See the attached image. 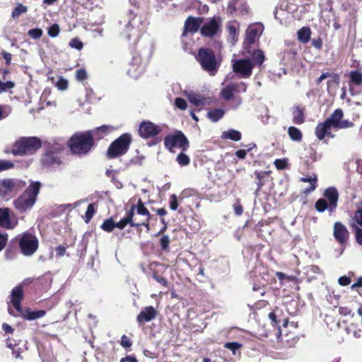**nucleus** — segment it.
I'll return each instance as SVG.
<instances>
[{
	"mask_svg": "<svg viewBox=\"0 0 362 362\" xmlns=\"http://www.w3.org/2000/svg\"><path fill=\"white\" fill-rule=\"evenodd\" d=\"M324 196L329 201V211L332 213L335 211L339 198V194L336 188L329 187L325 189Z\"/></svg>",
	"mask_w": 362,
	"mask_h": 362,
	"instance_id": "obj_18",
	"label": "nucleus"
},
{
	"mask_svg": "<svg viewBox=\"0 0 362 362\" xmlns=\"http://www.w3.org/2000/svg\"><path fill=\"white\" fill-rule=\"evenodd\" d=\"M23 296L22 286H17L11 291V301L8 304V313L13 316L21 315L23 318L28 320H33L41 318L45 315V310L30 311L27 310L23 311L21 305V301Z\"/></svg>",
	"mask_w": 362,
	"mask_h": 362,
	"instance_id": "obj_1",
	"label": "nucleus"
},
{
	"mask_svg": "<svg viewBox=\"0 0 362 362\" xmlns=\"http://www.w3.org/2000/svg\"><path fill=\"white\" fill-rule=\"evenodd\" d=\"M69 145L73 153L77 155L86 154L93 147V135L90 132L76 133L70 139Z\"/></svg>",
	"mask_w": 362,
	"mask_h": 362,
	"instance_id": "obj_3",
	"label": "nucleus"
},
{
	"mask_svg": "<svg viewBox=\"0 0 362 362\" xmlns=\"http://www.w3.org/2000/svg\"><path fill=\"white\" fill-rule=\"evenodd\" d=\"M232 68L234 73L240 78H249L252 73L254 64L250 59H232Z\"/></svg>",
	"mask_w": 362,
	"mask_h": 362,
	"instance_id": "obj_7",
	"label": "nucleus"
},
{
	"mask_svg": "<svg viewBox=\"0 0 362 362\" xmlns=\"http://www.w3.org/2000/svg\"><path fill=\"white\" fill-rule=\"evenodd\" d=\"M315 208L319 212H324L326 209L329 210V204L325 199H320L315 203Z\"/></svg>",
	"mask_w": 362,
	"mask_h": 362,
	"instance_id": "obj_40",
	"label": "nucleus"
},
{
	"mask_svg": "<svg viewBox=\"0 0 362 362\" xmlns=\"http://www.w3.org/2000/svg\"><path fill=\"white\" fill-rule=\"evenodd\" d=\"M42 164L46 166H58L61 163L59 158L52 152H47L45 153L42 158Z\"/></svg>",
	"mask_w": 362,
	"mask_h": 362,
	"instance_id": "obj_23",
	"label": "nucleus"
},
{
	"mask_svg": "<svg viewBox=\"0 0 362 362\" xmlns=\"http://www.w3.org/2000/svg\"><path fill=\"white\" fill-rule=\"evenodd\" d=\"M343 117L344 113L342 110L337 109L332 113V115L328 118L326 119V121H328V123L332 127L337 129Z\"/></svg>",
	"mask_w": 362,
	"mask_h": 362,
	"instance_id": "obj_24",
	"label": "nucleus"
},
{
	"mask_svg": "<svg viewBox=\"0 0 362 362\" xmlns=\"http://www.w3.org/2000/svg\"><path fill=\"white\" fill-rule=\"evenodd\" d=\"M255 146V144H252V146H250L248 149L247 151L245 150H243V149H240V150H238L235 152V156L238 158H240V159H243L245 158L246 154H247V151H250L251 149H252Z\"/></svg>",
	"mask_w": 362,
	"mask_h": 362,
	"instance_id": "obj_54",
	"label": "nucleus"
},
{
	"mask_svg": "<svg viewBox=\"0 0 362 362\" xmlns=\"http://www.w3.org/2000/svg\"><path fill=\"white\" fill-rule=\"evenodd\" d=\"M41 147V141L37 137H23L17 141L12 148L15 156L33 154Z\"/></svg>",
	"mask_w": 362,
	"mask_h": 362,
	"instance_id": "obj_4",
	"label": "nucleus"
},
{
	"mask_svg": "<svg viewBox=\"0 0 362 362\" xmlns=\"http://www.w3.org/2000/svg\"><path fill=\"white\" fill-rule=\"evenodd\" d=\"M95 214L94 204H90L88 205L87 208V211L86 212V222L88 223L93 216Z\"/></svg>",
	"mask_w": 362,
	"mask_h": 362,
	"instance_id": "obj_45",
	"label": "nucleus"
},
{
	"mask_svg": "<svg viewBox=\"0 0 362 362\" xmlns=\"http://www.w3.org/2000/svg\"><path fill=\"white\" fill-rule=\"evenodd\" d=\"M338 283L341 286H344L349 285L351 283V280L349 277H347L346 276H341L339 278Z\"/></svg>",
	"mask_w": 362,
	"mask_h": 362,
	"instance_id": "obj_60",
	"label": "nucleus"
},
{
	"mask_svg": "<svg viewBox=\"0 0 362 362\" xmlns=\"http://www.w3.org/2000/svg\"><path fill=\"white\" fill-rule=\"evenodd\" d=\"M40 187V182H32L24 192L14 201L15 207L21 212L32 209L36 202Z\"/></svg>",
	"mask_w": 362,
	"mask_h": 362,
	"instance_id": "obj_2",
	"label": "nucleus"
},
{
	"mask_svg": "<svg viewBox=\"0 0 362 362\" xmlns=\"http://www.w3.org/2000/svg\"><path fill=\"white\" fill-rule=\"evenodd\" d=\"M7 234H0V252L4 249L7 243Z\"/></svg>",
	"mask_w": 362,
	"mask_h": 362,
	"instance_id": "obj_61",
	"label": "nucleus"
},
{
	"mask_svg": "<svg viewBox=\"0 0 362 362\" xmlns=\"http://www.w3.org/2000/svg\"><path fill=\"white\" fill-rule=\"evenodd\" d=\"M333 235L335 240L341 245L347 242L349 238V232L341 222H335L333 226Z\"/></svg>",
	"mask_w": 362,
	"mask_h": 362,
	"instance_id": "obj_13",
	"label": "nucleus"
},
{
	"mask_svg": "<svg viewBox=\"0 0 362 362\" xmlns=\"http://www.w3.org/2000/svg\"><path fill=\"white\" fill-rule=\"evenodd\" d=\"M175 105L177 107L182 110H185L187 106L186 100L181 98L175 99Z\"/></svg>",
	"mask_w": 362,
	"mask_h": 362,
	"instance_id": "obj_48",
	"label": "nucleus"
},
{
	"mask_svg": "<svg viewBox=\"0 0 362 362\" xmlns=\"http://www.w3.org/2000/svg\"><path fill=\"white\" fill-rule=\"evenodd\" d=\"M27 11H28V8L26 6H23L21 4H18L16 7L14 8V10L12 12L11 16L13 18H16L21 14L26 13Z\"/></svg>",
	"mask_w": 362,
	"mask_h": 362,
	"instance_id": "obj_37",
	"label": "nucleus"
},
{
	"mask_svg": "<svg viewBox=\"0 0 362 362\" xmlns=\"http://www.w3.org/2000/svg\"><path fill=\"white\" fill-rule=\"evenodd\" d=\"M119 362H138L136 358L132 356H127L120 359Z\"/></svg>",
	"mask_w": 362,
	"mask_h": 362,
	"instance_id": "obj_64",
	"label": "nucleus"
},
{
	"mask_svg": "<svg viewBox=\"0 0 362 362\" xmlns=\"http://www.w3.org/2000/svg\"><path fill=\"white\" fill-rule=\"evenodd\" d=\"M153 277L157 282L160 283V284L163 286L167 285V281L163 276L154 274Z\"/></svg>",
	"mask_w": 362,
	"mask_h": 362,
	"instance_id": "obj_63",
	"label": "nucleus"
},
{
	"mask_svg": "<svg viewBox=\"0 0 362 362\" xmlns=\"http://www.w3.org/2000/svg\"><path fill=\"white\" fill-rule=\"evenodd\" d=\"M224 110L222 109H214L207 113L208 117L214 122L218 121L224 115Z\"/></svg>",
	"mask_w": 362,
	"mask_h": 362,
	"instance_id": "obj_33",
	"label": "nucleus"
},
{
	"mask_svg": "<svg viewBox=\"0 0 362 362\" xmlns=\"http://www.w3.org/2000/svg\"><path fill=\"white\" fill-rule=\"evenodd\" d=\"M169 243H170L169 237L168 235H163L160 238V247H161L162 250H167L168 248Z\"/></svg>",
	"mask_w": 362,
	"mask_h": 362,
	"instance_id": "obj_55",
	"label": "nucleus"
},
{
	"mask_svg": "<svg viewBox=\"0 0 362 362\" xmlns=\"http://www.w3.org/2000/svg\"><path fill=\"white\" fill-rule=\"evenodd\" d=\"M228 86L231 88L233 95L238 93H245L247 90V85L243 82L230 83Z\"/></svg>",
	"mask_w": 362,
	"mask_h": 362,
	"instance_id": "obj_34",
	"label": "nucleus"
},
{
	"mask_svg": "<svg viewBox=\"0 0 362 362\" xmlns=\"http://www.w3.org/2000/svg\"><path fill=\"white\" fill-rule=\"evenodd\" d=\"M165 146L171 152H174L175 148L186 151L189 147V141L184 134L179 132L175 135L166 136Z\"/></svg>",
	"mask_w": 362,
	"mask_h": 362,
	"instance_id": "obj_8",
	"label": "nucleus"
},
{
	"mask_svg": "<svg viewBox=\"0 0 362 362\" xmlns=\"http://www.w3.org/2000/svg\"><path fill=\"white\" fill-rule=\"evenodd\" d=\"M305 121L303 110L299 107L294 108L293 111V122L296 124H301Z\"/></svg>",
	"mask_w": 362,
	"mask_h": 362,
	"instance_id": "obj_30",
	"label": "nucleus"
},
{
	"mask_svg": "<svg viewBox=\"0 0 362 362\" xmlns=\"http://www.w3.org/2000/svg\"><path fill=\"white\" fill-rule=\"evenodd\" d=\"M13 167V164L8 160H0V171L11 169Z\"/></svg>",
	"mask_w": 362,
	"mask_h": 362,
	"instance_id": "obj_53",
	"label": "nucleus"
},
{
	"mask_svg": "<svg viewBox=\"0 0 362 362\" xmlns=\"http://www.w3.org/2000/svg\"><path fill=\"white\" fill-rule=\"evenodd\" d=\"M28 35L33 39H38L42 35V30L40 28H34L28 30Z\"/></svg>",
	"mask_w": 362,
	"mask_h": 362,
	"instance_id": "obj_46",
	"label": "nucleus"
},
{
	"mask_svg": "<svg viewBox=\"0 0 362 362\" xmlns=\"http://www.w3.org/2000/svg\"><path fill=\"white\" fill-rule=\"evenodd\" d=\"M101 228L105 231L111 232L115 227V223L112 219H107L101 225Z\"/></svg>",
	"mask_w": 362,
	"mask_h": 362,
	"instance_id": "obj_41",
	"label": "nucleus"
},
{
	"mask_svg": "<svg viewBox=\"0 0 362 362\" xmlns=\"http://www.w3.org/2000/svg\"><path fill=\"white\" fill-rule=\"evenodd\" d=\"M351 83L360 86L362 84V73L360 71H354L350 73Z\"/></svg>",
	"mask_w": 362,
	"mask_h": 362,
	"instance_id": "obj_35",
	"label": "nucleus"
},
{
	"mask_svg": "<svg viewBox=\"0 0 362 362\" xmlns=\"http://www.w3.org/2000/svg\"><path fill=\"white\" fill-rule=\"evenodd\" d=\"M287 163L284 159H276L274 161V165L279 170H283L286 167Z\"/></svg>",
	"mask_w": 362,
	"mask_h": 362,
	"instance_id": "obj_57",
	"label": "nucleus"
},
{
	"mask_svg": "<svg viewBox=\"0 0 362 362\" xmlns=\"http://www.w3.org/2000/svg\"><path fill=\"white\" fill-rule=\"evenodd\" d=\"M134 213V208H132L128 213L126 217L121 219L119 222L115 223V227L119 229H123L128 223H129L132 226L136 227V225H134L135 223V220H133Z\"/></svg>",
	"mask_w": 362,
	"mask_h": 362,
	"instance_id": "obj_25",
	"label": "nucleus"
},
{
	"mask_svg": "<svg viewBox=\"0 0 362 362\" xmlns=\"http://www.w3.org/2000/svg\"><path fill=\"white\" fill-rule=\"evenodd\" d=\"M311 31L308 27H303L298 31V39L302 43H307L310 39Z\"/></svg>",
	"mask_w": 362,
	"mask_h": 362,
	"instance_id": "obj_28",
	"label": "nucleus"
},
{
	"mask_svg": "<svg viewBox=\"0 0 362 362\" xmlns=\"http://www.w3.org/2000/svg\"><path fill=\"white\" fill-rule=\"evenodd\" d=\"M131 340L126 335H123L121 339V346L124 348H129L132 346Z\"/></svg>",
	"mask_w": 362,
	"mask_h": 362,
	"instance_id": "obj_58",
	"label": "nucleus"
},
{
	"mask_svg": "<svg viewBox=\"0 0 362 362\" xmlns=\"http://www.w3.org/2000/svg\"><path fill=\"white\" fill-rule=\"evenodd\" d=\"M176 161L182 166H186L189 163L190 159L188 156L184 153H180L176 158Z\"/></svg>",
	"mask_w": 362,
	"mask_h": 362,
	"instance_id": "obj_39",
	"label": "nucleus"
},
{
	"mask_svg": "<svg viewBox=\"0 0 362 362\" xmlns=\"http://www.w3.org/2000/svg\"><path fill=\"white\" fill-rule=\"evenodd\" d=\"M132 142L130 134L125 133L115 140L110 146L107 150V156L110 158H114L125 154Z\"/></svg>",
	"mask_w": 362,
	"mask_h": 362,
	"instance_id": "obj_5",
	"label": "nucleus"
},
{
	"mask_svg": "<svg viewBox=\"0 0 362 362\" xmlns=\"http://www.w3.org/2000/svg\"><path fill=\"white\" fill-rule=\"evenodd\" d=\"M76 78L78 81H82L87 78V73L85 69H80L76 72Z\"/></svg>",
	"mask_w": 362,
	"mask_h": 362,
	"instance_id": "obj_51",
	"label": "nucleus"
},
{
	"mask_svg": "<svg viewBox=\"0 0 362 362\" xmlns=\"http://www.w3.org/2000/svg\"><path fill=\"white\" fill-rule=\"evenodd\" d=\"M1 55H2L3 58L6 61V64L7 65H9L11 64V58H12L11 54L9 53V52H7L6 51H2L1 52Z\"/></svg>",
	"mask_w": 362,
	"mask_h": 362,
	"instance_id": "obj_62",
	"label": "nucleus"
},
{
	"mask_svg": "<svg viewBox=\"0 0 362 362\" xmlns=\"http://www.w3.org/2000/svg\"><path fill=\"white\" fill-rule=\"evenodd\" d=\"M11 211L8 208L0 209V227L6 229H12L16 223L11 219Z\"/></svg>",
	"mask_w": 362,
	"mask_h": 362,
	"instance_id": "obj_19",
	"label": "nucleus"
},
{
	"mask_svg": "<svg viewBox=\"0 0 362 362\" xmlns=\"http://www.w3.org/2000/svg\"><path fill=\"white\" fill-rule=\"evenodd\" d=\"M200 32L203 36L213 37L215 35L221 25V21L216 18L209 19L206 22L202 23Z\"/></svg>",
	"mask_w": 362,
	"mask_h": 362,
	"instance_id": "obj_12",
	"label": "nucleus"
},
{
	"mask_svg": "<svg viewBox=\"0 0 362 362\" xmlns=\"http://www.w3.org/2000/svg\"><path fill=\"white\" fill-rule=\"evenodd\" d=\"M240 344L238 342H227L224 344V347L233 351V354H235V351L240 347Z\"/></svg>",
	"mask_w": 362,
	"mask_h": 362,
	"instance_id": "obj_50",
	"label": "nucleus"
},
{
	"mask_svg": "<svg viewBox=\"0 0 362 362\" xmlns=\"http://www.w3.org/2000/svg\"><path fill=\"white\" fill-rule=\"evenodd\" d=\"M197 60L204 71L209 72L211 75L215 74L218 69V64L213 50L208 48L199 49Z\"/></svg>",
	"mask_w": 362,
	"mask_h": 362,
	"instance_id": "obj_6",
	"label": "nucleus"
},
{
	"mask_svg": "<svg viewBox=\"0 0 362 362\" xmlns=\"http://www.w3.org/2000/svg\"><path fill=\"white\" fill-rule=\"evenodd\" d=\"M14 87V83L12 81L2 82L0 81V93L6 92Z\"/></svg>",
	"mask_w": 362,
	"mask_h": 362,
	"instance_id": "obj_44",
	"label": "nucleus"
},
{
	"mask_svg": "<svg viewBox=\"0 0 362 362\" xmlns=\"http://www.w3.org/2000/svg\"><path fill=\"white\" fill-rule=\"evenodd\" d=\"M59 28L57 24L52 25L48 30V35L52 37H57L59 35Z\"/></svg>",
	"mask_w": 362,
	"mask_h": 362,
	"instance_id": "obj_47",
	"label": "nucleus"
},
{
	"mask_svg": "<svg viewBox=\"0 0 362 362\" xmlns=\"http://www.w3.org/2000/svg\"><path fill=\"white\" fill-rule=\"evenodd\" d=\"M156 315V310L153 306H147L139 313L137 315L136 320L139 323L142 324L155 319Z\"/></svg>",
	"mask_w": 362,
	"mask_h": 362,
	"instance_id": "obj_17",
	"label": "nucleus"
},
{
	"mask_svg": "<svg viewBox=\"0 0 362 362\" xmlns=\"http://www.w3.org/2000/svg\"><path fill=\"white\" fill-rule=\"evenodd\" d=\"M203 21L204 18L200 17H188L185 23V33L183 35H185L186 32H197L200 28L201 25L203 23Z\"/></svg>",
	"mask_w": 362,
	"mask_h": 362,
	"instance_id": "obj_21",
	"label": "nucleus"
},
{
	"mask_svg": "<svg viewBox=\"0 0 362 362\" xmlns=\"http://www.w3.org/2000/svg\"><path fill=\"white\" fill-rule=\"evenodd\" d=\"M188 99L190 103H192L197 107H200L205 105V99L200 95L190 93L188 95Z\"/></svg>",
	"mask_w": 362,
	"mask_h": 362,
	"instance_id": "obj_32",
	"label": "nucleus"
},
{
	"mask_svg": "<svg viewBox=\"0 0 362 362\" xmlns=\"http://www.w3.org/2000/svg\"><path fill=\"white\" fill-rule=\"evenodd\" d=\"M140 21L134 16L132 20L125 25L124 35H126L128 40L133 37H138L139 35V24Z\"/></svg>",
	"mask_w": 362,
	"mask_h": 362,
	"instance_id": "obj_15",
	"label": "nucleus"
},
{
	"mask_svg": "<svg viewBox=\"0 0 362 362\" xmlns=\"http://www.w3.org/2000/svg\"><path fill=\"white\" fill-rule=\"evenodd\" d=\"M127 74L133 78H137L142 71L141 66V59L139 57H134L132 62L129 64Z\"/></svg>",
	"mask_w": 362,
	"mask_h": 362,
	"instance_id": "obj_22",
	"label": "nucleus"
},
{
	"mask_svg": "<svg viewBox=\"0 0 362 362\" xmlns=\"http://www.w3.org/2000/svg\"><path fill=\"white\" fill-rule=\"evenodd\" d=\"M19 245L23 254L30 256L37 250L38 240L35 235L30 233H24L20 239Z\"/></svg>",
	"mask_w": 362,
	"mask_h": 362,
	"instance_id": "obj_9",
	"label": "nucleus"
},
{
	"mask_svg": "<svg viewBox=\"0 0 362 362\" xmlns=\"http://www.w3.org/2000/svg\"><path fill=\"white\" fill-rule=\"evenodd\" d=\"M228 31V40L229 42H230L232 45H234L236 43L238 39V35H239V30L238 26L236 23H230L227 27Z\"/></svg>",
	"mask_w": 362,
	"mask_h": 362,
	"instance_id": "obj_26",
	"label": "nucleus"
},
{
	"mask_svg": "<svg viewBox=\"0 0 362 362\" xmlns=\"http://www.w3.org/2000/svg\"><path fill=\"white\" fill-rule=\"evenodd\" d=\"M221 95L225 100H230L233 96L231 88H230L229 86L227 85L224 88H223L221 91Z\"/></svg>",
	"mask_w": 362,
	"mask_h": 362,
	"instance_id": "obj_43",
	"label": "nucleus"
},
{
	"mask_svg": "<svg viewBox=\"0 0 362 362\" xmlns=\"http://www.w3.org/2000/svg\"><path fill=\"white\" fill-rule=\"evenodd\" d=\"M25 185V182L20 180H4L1 183L0 190L4 193L16 192L22 189Z\"/></svg>",
	"mask_w": 362,
	"mask_h": 362,
	"instance_id": "obj_14",
	"label": "nucleus"
},
{
	"mask_svg": "<svg viewBox=\"0 0 362 362\" xmlns=\"http://www.w3.org/2000/svg\"><path fill=\"white\" fill-rule=\"evenodd\" d=\"M178 203L177 199V196L175 194H173L170 197V209L175 211L177 209Z\"/></svg>",
	"mask_w": 362,
	"mask_h": 362,
	"instance_id": "obj_59",
	"label": "nucleus"
},
{
	"mask_svg": "<svg viewBox=\"0 0 362 362\" xmlns=\"http://www.w3.org/2000/svg\"><path fill=\"white\" fill-rule=\"evenodd\" d=\"M222 138L224 139H230L238 141L241 139V134L240 132L234 129L225 131L222 134Z\"/></svg>",
	"mask_w": 362,
	"mask_h": 362,
	"instance_id": "obj_31",
	"label": "nucleus"
},
{
	"mask_svg": "<svg viewBox=\"0 0 362 362\" xmlns=\"http://www.w3.org/2000/svg\"><path fill=\"white\" fill-rule=\"evenodd\" d=\"M69 45L72 48H75L78 50H81L83 48V43L78 39L76 38L71 40V41L69 42Z\"/></svg>",
	"mask_w": 362,
	"mask_h": 362,
	"instance_id": "obj_49",
	"label": "nucleus"
},
{
	"mask_svg": "<svg viewBox=\"0 0 362 362\" xmlns=\"http://www.w3.org/2000/svg\"><path fill=\"white\" fill-rule=\"evenodd\" d=\"M55 86L60 90H65L68 87V81L63 77H59L55 83Z\"/></svg>",
	"mask_w": 362,
	"mask_h": 362,
	"instance_id": "obj_42",
	"label": "nucleus"
},
{
	"mask_svg": "<svg viewBox=\"0 0 362 362\" xmlns=\"http://www.w3.org/2000/svg\"><path fill=\"white\" fill-rule=\"evenodd\" d=\"M137 213L139 215H141L144 216V218L141 221H136L134 223V225H136V227H139L140 226H144L146 227L147 230H149V220L151 217V214L148 212V209L144 206V204L140 201L137 204Z\"/></svg>",
	"mask_w": 362,
	"mask_h": 362,
	"instance_id": "obj_16",
	"label": "nucleus"
},
{
	"mask_svg": "<svg viewBox=\"0 0 362 362\" xmlns=\"http://www.w3.org/2000/svg\"><path fill=\"white\" fill-rule=\"evenodd\" d=\"M350 226L353 230L357 229V228L362 229V208L355 212Z\"/></svg>",
	"mask_w": 362,
	"mask_h": 362,
	"instance_id": "obj_27",
	"label": "nucleus"
},
{
	"mask_svg": "<svg viewBox=\"0 0 362 362\" xmlns=\"http://www.w3.org/2000/svg\"><path fill=\"white\" fill-rule=\"evenodd\" d=\"M162 128L151 122L146 121L141 123L139 129V135L144 139L153 138L157 136Z\"/></svg>",
	"mask_w": 362,
	"mask_h": 362,
	"instance_id": "obj_11",
	"label": "nucleus"
},
{
	"mask_svg": "<svg viewBox=\"0 0 362 362\" xmlns=\"http://www.w3.org/2000/svg\"><path fill=\"white\" fill-rule=\"evenodd\" d=\"M288 134L290 139L296 142H300L303 139V134L300 129L295 127H290L288 129Z\"/></svg>",
	"mask_w": 362,
	"mask_h": 362,
	"instance_id": "obj_29",
	"label": "nucleus"
},
{
	"mask_svg": "<svg viewBox=\"0 0 362 362\" xmlns=\"http://www.w3.org/2000/svg\"><path fill=\"white\" fill-rule=\"evenodd\" d=\"M332 126L328 123V121L319 123L315 127V134L319 140H322L326 136L334 137L331 133Z\"/></svg>",
	"mask_w": 362,
	"mask_h": 362,
	"instance_id": "obj_20",
	"label": "nucleus"
},
{
	"mask_svg": "<svg viewBox=\"0 0 362 362\" xmlns=\"http://www.w3.org/2000/svg\"><path fill=\"white\" fill-rule=\"evenodd\" d=\"M354 235H355V239L356 243L362 246V229H360L359 228H357V229L353 230Z\"/></svg>",
	"mask_w": 362,
	"mask_h": 362,
	"instance_id": "obj_52",
	"label": "nucleus"
},
{
	"mask_svg": "<svg viewBox=\"0 0 362 362\" xmlns=\"http://www.w3.org/2000/svg\"><path fill=\"white\" fill-rule=\"evenodd\" d=\"M300 180L302 182H309L310 184V188L306 190L307 192H310L315 189L317 182V177L315 175L313 177H302Z\"/></svg>",
	"mask_w": 362,
	"mask_h": 362,
	"instance_id": "obj_38",
	"label": "nucleus"
},
{
	"mask_svg": "<svg viewBox=\"0 0 362 362\" xmlns=\"http://www.w3.org/2000/svg\"><path fill=\"white\" fill-rule=\"evenodd\" d=\"M252 60L259 66H261L264 61V54L262 50H255L253 52L252 54Z\"/></svg>",
	"mask_w": 362,
	"mask_h": 362,
	"instance_id": "obj_36",
	"label": "nucleus"
},
{
	"mask_svg": "<svg viewBox=\"0 0 362 362\" xmlns=\"http://www.w3.org/2000/svg\"><path fill=\"white\" fill-rule=\"evenodd\" d=\"M354 122L348 119H341L337 129H346L354 127Z\"/></svg>",
	"mask_w": 362,
	"mask_h": 362,
	"instance_id": "obj_56",
	"label": "nucleus"
},
{
	"mask_svg": "<svg viewBox=\"0 0 362 362\" xmlns=\"http://www.w3.org/2000/svg\"><path fill=\"white\" fill-rule=\"evenodd\" d=\"M263 30L264 27L260 23L251 25L247 28L243 43L245 49L249 52L250 46L254 44L256 40L260 37Z\"/></svg>",
	"mask_w": 362,
	"mask_h": 362,
	"instance_id": "obj_10",
	"label": "nucleus"
}]
</instances>
